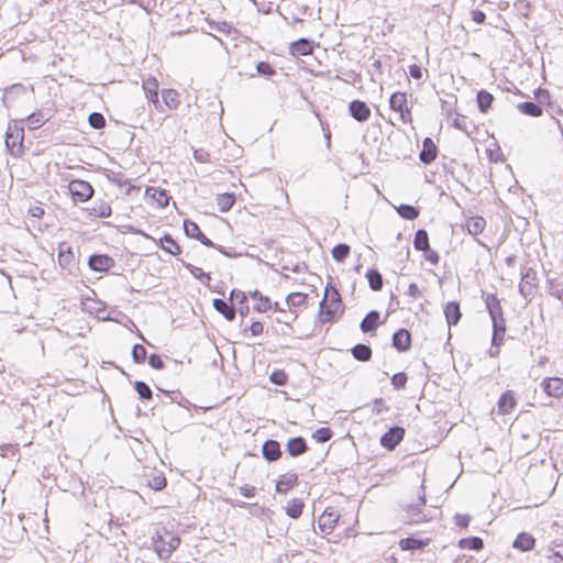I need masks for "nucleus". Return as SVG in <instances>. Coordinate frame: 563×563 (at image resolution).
Wrapping results in <instances>:
<instances>
[{
	"instance_id": "1",
	"label": "nucleus",
	"mask_w": 563,
	"mask_h": 563,
	"mask_svg": "<svg viewBox=\"0 0 563 563\" xmlns=\"http://www.w3.org/2000/svg\"><path fill=\"white\" fill-rule=\"evenodd\" d=\"M344 312V305L339 290L333 291L330 299H322L319 303L318 319L321 323H334Z\"/></svg>"
},
{
	"instance_id": "2",
	"label": "nucleus",
	"mask_w": 563,
	"mask_h": 563,
	"mask_svg": "<svg viewBox=\"0 0 563 563\" xmlns=\"http://www.w3.org/2000/svg\"><path fill=\"white\" fill-rule=\"evenodd\" d=\"M82 310L95 316L99 321H117L122 322L118 317L122 316L121 312L107 310V306L103 301L92 298H86L82 301Z\"/></svg>"
},
{
	"instance_id": "3",
	"label": "nucleus",
	"mask_w": 563,
	"mask_h": 563,
	"mask_svg": "<svg viewBox=\"0 0 563 563\" xmlns=\"http://www.w3.org/2000/svg\"><path fill=\"white\" fill-rule=\"evenodd\" d=\"M24 130L16 122L9 124L5 131V146L8 152L14 156L20 157L24 152L23 147Z\"/></svg>"
},
{
	"instance_id": "4",
	"label": "nucleus",
	"mask_w": 563,
	"mask_h": 563,
	"mask_svg": "<svg viewBox=\"0 0 563 563\" xmlns=\"http://www.w3.org/2000/svg\"><path fill=\"white\" fill-rule=\"evenodd\" d=\"M152 530H155V538H165V545H158V558L167 560L173 551H175L180 544V538L177 534L170 532L166 527L161 525H152Z\"/></svg>"
},
{
	"instance_id": "5",
	"label": "nucleus",
	"mask_w": 563,
	"mask_h": 563,
	"mask_svg": "<svg viewBox=\"0 0 563 563\" xmlns=\"http://www.w3.org/2000/svg\"><path fill=\"white\" fill-rule=\"evenodd\" d=\"M389 108L390 110L399 113V118L402 123L407 124L412 122V107L408 104V96L406 92H393L389 98Z\"/></svg>"
},
{
	"instance_id": "6",
	"label": "nucleus",
	"mask_w": 563,
	"mask_h": 563,
	"mask_svg": "<svg viewBox=\"0 0 563 563\" xmlns=\"http://www.w3.org/2000/svg\"><path fill=\"white\" fill-rule=\"evenodd\" d=\"M68 191L75 202H84L92 196L93 188L81 178H71L68 183Z\"/></svg>"
},
{
	"instance_id": "7",
	"label": "nucleus",
	"mask_w": 563,
	"mask_h": 563,
	"mask_svg": "<svg viewBox=\"0 0 563 563\" xmlns=\"http://www.w3.org/2000/svg\"><path fill=\"white\" fill-rule=\"evenodd\" d=\"M143 485L155 492L163 490L167 485V478L162 471L155 467L143 466Z\"/></svg>"
},
{
	"instance_id": "8",
	"label": "nucleus",
	"mask_w": 563,
	"mask_h": 563,
	"mask_svg": "<svg viewBox=\"0 0 563 563\" xmlns=\"http://www.w3.org/2000/svg\"><path fill=\"white\" fill-rule=\"evenodd\" d=\"M537 272L533 268H528L526 273H523L521 276V280L519 283V292L525 299H527L530 302L532 297L537 292Z\"/></svg>"
},
{
	"instance_id": "9",
	"label": "nucleus",
	"mask_w": 563,
	"mask_h": 563,
	"mask_svg": "<svg viewBox=\"0 0 563 563\" xmlns=\"http://www.w3.org/2000/svg\"><path fill=\"white\" fill-rule=\"evenodd\" d=\"M405 433L402 427L393 426L380 437L379 443L387 451H394L404 440Z\"/></svg>"
},
{
	"instance_id": "10",
	"label": "nucleus",
	"mask_w": 563,
	"mask_h": 563,
	"mask_svg": "<svg viewBox=\"0 0 563 563\" xmlns=\"http://www.w3.org/2000/svg\"><path fill=\"white\" fill-rule=\"evenodd\" d=\"M143 199L151 206L165 208L169 202L170 196L166 189L147 186L145 192L143 194Z\"/></svg>"
},
{
	"instance_id": "11",
	"label": "nucleus",
	"mask_w": 563,
	"mask_h": 563,
	"mask_svg": "<svg viewBox=\"0 0 563 563\" xmlns=\"http://www.w3.org/2000/svg\"><path fill=\"white\" fill-rule=\"evenodd\" d=\"M158 88V80L154 76L150 75L146 79L143 78V92L146 99L156 109L161 110L163 106L159 100Z\"/></svg>"
},
{
	"instance_id": "12",
	"label": "nucleus",
	"mask_w": 563,
	"mask_h": 563,
	"mask_svg": "<svg viewBox=\"0 0 563 563\" xmlns=\"http://www.w3.org/2000/svg\"><path fill=\"white\" fill-rule=\"evenodd\" d=\"M183 229L187 238L197 240L205 246H214V242L201 232L199 225L195 221L185 219L183 222Z\"/></svg>"
},
{
	"instance_id": "13",
	"label": "nucleus",
	"mask_w": 563,
	"mask_h": 563,
	"mask_svg": "<svg viewBox=\"0 0 563 563\" xmlns=\"http://www.w3.org/2000/svg\"><path fill=\"white\" fill-rule=\"evenodd\" d=\"M340 518L338 511L333 508H327L319 517L318 527L324 534H331L336 526Z\"/></svg>"
},
{
	"instance_id": "14",
	"label": "nucleus",
	"mask_w": 563,
	"mask_h": 563,
	"mask_svg": "<svg viewBox=\"0 0 563 563\" xmlns=\"http://www.w3.org/2000/svg\"><path fill=\"white\" fill-rule=\"evenodd\" d=\"M349 114L360 123L367 121L371 117V109L367 103L360 99L352 100L347 106Z\"/></svg>"
},
{
	"instance_id": "15",
	"label": "nucleus",
	"mask_w": 563,
	"mask_h": 563,
	"mask_svg": "<svg viewBox=\"0 0 563 563\" xmlns=\"http://www.w3.org/2000/svg\"><path fill=\"white\" fill-rule=\"evenodd\" d=\"M412 336L409 330L400 328L396 330L391 338V345L398 352H407L411 347Z\"/></svg>"
},
{
	"instance_id": "16",
	"label": "nucleus",
	"mask_w": 563,
	"mask_h": 563,
	"mask_svg": "<svg viewBox=\"0 0 563 563\" xmlns=\"http://www.w3.org/2000/svg\"><path fill=\"white\" fill-rule=\"evenodd\" d=\"M431 542L430 538H418L413 534H410L407 538H402L399 540V548L402 551H420L423 550L426 547H428Z\"/></svg>"
},
{
	"instance_id": "17",
	"label": "nucleus",
	"mask_w": 563,
	"mask_h": 563,
	"mask_svg": "<svg viewBox=\"0 0 563 563\" xmlns=\"http://www.w3.org/2000/svg\"><path fill=\"white\" fill-rule=\"evenodd\" d=\"M282 445L277 440L268 439L262 445V456L268 462L273 463L282 457Z\"/></svg>"
},
{
	"instance_id": "18",
	"label": "nucleus",
	"mask_w": 563,
	"mask_h": 563,
	"mask_svg": "<svg viewBox=\"0 0 563 563\" xmlns=\"http://www.w3.org/2000/svg\"><path fill=\"white\" fill-rule=\"evenodd\" d=\"M89 267L95 272H108L114 266V261L107 254H92L88 260Z\"/></svg>"
},
{
	"instance_id": "19",
	"label": "nucleus",
	"mask_w": 563,
	"mask_h": 563,
	"mask_svg": "<svg viewBox=\"0 0 563 563\" xmlns=\"http://www.w3.org/2000/svg\"><path fill=\"white\" fill-rule=\"evenodd\" d=\"M380 324V312L378 310H371L361 321L360 329L363 333L375 335L376 330Z\"/></svg>"
},
{
	"instance_id": "20",
	"label": "nucleus",
	"mask_w": 563,
	"mask_h": 563,
	"mask_svg": "<svg viewBox=\"0 0 563 563\" xmlns=\"http://www.w3.org/2000/svg\"><path fill=\"white\" fill-rule=\"evenodd\" d=\"M543 391L551 397H563V378L554 376L544 378L541 383Z\"/></svg>"
},
{
	"instance_id": "21",
	"label": "nucleus",
	"mask_w": 563,
	"mask_h": 563,
	"mask_svg": "<svg viewBox=\"0 0 563 563\" xmlns=\"http://www.w3.org/2000/svg\"><path fill=\"white\" fill-rule=\"evenodd\" d=\"M247 297H250L249 292H244L236 288H233L229 295V301H231V302H233L234 300L238 301V303H239L238 311L242 319H244L250 313V310H251L249 302H247ZM242 324H243V320H241L240 325H242Z\"/></svg>"
},
{
	"instance_id": "22",
	"label": "nucleus",
	"mask_w": 563,
	"mask_h": 563,
	"mask_svg": "<svg viewBox=\"0 0 563 563\" xmlns=\"http://www.w3.org/2000/svg\"><path fill=\"white\" fill-rule=\"evenodd\" d=\"M309 450L306 439L301 435L290 438L286 443V452L291 457H298Z\"/></svg>"
},
{
	"instance_id": "23",
	"label": "nucleus",
	"mask_w": 563,
	"mask_h": 563,
	"mask_svg": "<svg viewBox=\"0 0 563 563\" xmlns=\"http://www.w3.org/2000/svg\"><path fill=\"white\" fill-rule=\"evenodd\" d=\"M438 153H439V150H438V146L435 145V143L433 142V140L431 137H426L422 141V150L419 153L420 161L424 165H428L435 159V157L438 156Z\"/></svg>"
},
{
	"instance_id": "24",
	"label": "nucleus",
	"mask_w": 563,
	"mask_h": 563,
	"mask_svg": "<svg viewBox=\"0 0 563 563\" xmlns=\"http://www.w3.org/2000/svg\"><path fill=\"white\" fill-rule=\"evenodd\" d=\"M485 306L492 320L505 319L500 300L496 294H487Z\"/></svg>"
},
{
	"instance_id": "25",
	"label": "nucleus",
	"mask_w": 563,
	"mask_h": 563,
	"mask_svg": "<svg viewBox=\"0 0 563 563\" xmlns=\"http://www.w3.org/2000/svg\"><path fill=\"white\" fill-rule=\"evenodd\" d=\"M212 306L216 311L223 316L228 321H234L236 317V309L233 305L229 303L225 299L214 298Z\"/></svg>"
},
{
	"instance_id": "26",
	"label": "nucleus",
	"mask_w": 563,
	"mask_h": 563,
	"mask_svg": "<svg viewBox=\"0 0 563 563\" xmlns=\"http://www.w3.org/2000/svg\"><path fill=\"white\" fill-rule=\"evenodd\" d=\"M497 405H498V412L500 415L510 413L517 405V399H516L515 393L512 390L504 391L500 395Z\"/></svg>"
},
{
	"instance_id": "27",
	"label": "nucleus",
	"mask_w": 563,
	"mask_h": 563,
	"mask_svg": "<svg viewBox=\"0 0 563 563\" xmlns=\"http://www.w3.org/2000/svg\"><path fill=\"white\" fill-rule=\"evenodd\" d=\"M298 485V475L296 473H287L279 476L276 481L275 489L278 494H286L288 490Z\"/></svg>"
},
{
	"instance_id": "28",
	"label": "nucleus",
	"mask_w": 563,
	"mask_h": 563,
	"mask_svg": "<svg viewBox=\"0 0 563 563\" xmlns=\"http://www.w3.org/2000/svg\"><path fill=\"white\" fill-rule=\"evenodd\" d=\"M444 316H445V320H446V323L449 325V328L453 327V325H456L461 318H462V312H461V308H460V303L457 301H449L445 306H444Z\"/></svg>"
},
{
	"instance_id": "29",
	"label": "nucleus",
	"mask_w": 563,
	"mask_h": 563,
	"mask_svg": "<svg viewBox=\"0 0 563 563\" xmlns=\"http://www.w3.org/2000/svg\"><path fill=\"white\" fill-rule=\"evenodd\" d=\"M313 43L308 38H299L290 44V54L292 56H306L312 53Z\"/></svg>"
},
{
	"instance_id": "30",
	"label": "nucleus",
	"mask_w": 563,
	"mask_h": 563,
	"mask_svg": "<svg viewBox=\"0 0 563 563\" xmlns=\"http://www.w3.org/2000/svg\"><path fill=\"white\" fill-rule=\"evenodd\" d=\"M536 545V539L529 532H520L515 541L512 542V547L521 552L530 551Z\"/></svg>"
},
{
	"instance_id": "31",
	"label": "nucleus",
	"mask_w": 563,
	"mask_h": 563,
	"mask_svg": "<svg viewBox=\"0 0 563 563\" xmlns=\"http://www.w3.org/2000/svg\"><path fill=\"white\" fill-rule=\"evenodd\" d=\"M251 298L257 300V303L253 306V310L260 313L266 312L272 309L273 303L268 296H264L260 290L255 289L249 291Z\"/></svg>"
},
{
	"instance_id": "32",
	"label": "nucleus",
	"mask_w": 563,
	"mask_h": 563,
	"mask_svg": "<svg viewBox=\"0 0 563 563\" xmlns=\"http://www.w3.org/2000/svg\"><path fill=\"white\" fill-rule=\"evenodd\" d=\"M518 111L527 117L539 118L543 114L541 106L534 100H527L517 104Z\"/></svg>"
},
{
	"instance_id": "33",
	"label": "nucleus",
	"mask_w": 563,
	"mask_h": 563,
	"mask_svg": "<svg viewBox=\"0 0 563 563\" xmlns=\"http://www.w3.org/2000/svg\"><path fill=\"white\" fill-rule=\"evenodd\" d=\"M408 523L417 525L428 520V515L424 514L420 505L410 504L406 507Z\"/></svg>"
},
{
	"instance_id": "34",
	"label": "nucleus",
	"mask_w": 563,
	"mask_h": 563,
	"mask_svg": "<svg viewBox=\"0 0 563 563\" xmlns=\"http://www.w3.org/2000/svg\"><path fill=\"white\" fill-rule=\"evenodd\" d=\"M365 277L368 282V286L373 291H380L384 287V278L380 272L376 267L367 269Z\"/></svg>"
},
{
	"instance_id": "35",
	"label": "nucleus",
	"mask_w": 563,
	"mask_h": 563,
	"mask_svg": "<svg viewBox=\"0 0 563 563\" xmlns=\"http://www.w3.org/2000/svg\"><path fill=\"white\" fill-rule=\"evenodd\" d=\"M548 563H563V540H554L545 554Z\"/></svg>"
},
{
	"instance_id": "36",
	"label": "nucleus",
	"mask_w": 563,
	"mask_h": 563,
	"mask_svg": "<svg viewBox=\"0 0 563 563\" xmlns=\"http://www.w3.org/2000/svg\"><path fill=\"white\" fill-rule=\"evenodd\" d=\"M486 227V220L481 216H475L466 219L465 229L466 231L474 236L481 234Z\"/></svg>"
},
{
	"instance_id": "37",
	"label": "nucleus",
	"mask_w": 563,
	"mask_h": 563,
	"mask_svg": "<svg viewBox=\"0 0 563 563\" xmlns=\"http://www.w3.org/2000/svg\"><path fill=\"white\" fill-rule=\"evenodd\" d=\"M350 351L354 360L358 362H368L373 355L372 347L365 343H357Z\"/></svg>"
},
{
	"instance_id": "38",
	"label": "nucleus",
	"mask_w": 563,
	"mask_h": 563,
	"mask_svg": "<svg viewBox=\"0 0 563 563\" xmlns=\"http://www.w3.org/2000/svg\"><path fill=\"white\" fill-rule=\"evenodd\" d=\"M494 96L486 89H481L476 93V102L479 112L487 113L494 102Z\"/></svg>"
},
{
	"instance_id": "39",
	"label": "nucleus",
	"mask_w": 563,
	"mask_h": 563,
	"mask_svg": "<svg viewBox=\"0 0 563 563\" xmlns=\"http://www.w3.org/2000/svg\"><path fill=\"white\" fill-rule=\"evenodd\" d=\"M534 101L541 106V109L553 108L551 93L548 89L538 87L533 90Z\"/></svg>"
},
{
	"instance_id": "40",
	"label": "nucleus",
	"mask_w": 563,
	"mask_h": 563,
	"mask_svg": "<svg viewBox=\"0 0 563 563\" xmlns=\"http://www.w3.org/2000/svg\"><path fill=\"white\" fill-rule=\"evenodd\" d=\"M303 508H305V503L302 501V499L292 498L287 503V505L285 507V511L289 518L298 519L301 516Z\"/></svg>"
},
{
	"instance_id": "41",
	"label": "nucleus",
	"mask_w": 563,
	"mask_h": 563,
	"mask_svg": "<svg viewBox=\"0 0 563 563\" xmlns=\"http://www.w3.org/2000/svg\"><path fill=\"white\" fill-rule=\"evenodd\" d=\"M457 545L463 550L481 551L484 548V541L479 537L472 536L460 539Z\"/></svg>"
},
{
	"instance_id": "42",
	"label": "nucleus",
	"mask_w": 563,
	"mask_h": 563,
	"mask_svg": "<svg viewBox=\"0 0 563 563\" xmlns=\"http://www.w3.org/2000/svg\"><path fill=\"white\" fill-rule=\"evenodd\" d=\"M159 241L162 249L165 252L174 256L181 254V246L174 240V238L170 234H165Z\"/></svg>"
},
{
	"instance_id": "43",
	"label": "nucleus",
	"mask_w": 563,
	"mask_h": 563,
	"mask_svg": "<svg viewBox=\"0 0 563 563\" xmlns=\"http://www.w3.org/2000/svg\"><path fill=\"white\" fill-rule=\"evenodd\" d=\"M235 194L233 192H224L217 195V205L219 207V211L224 213L228 212L235 202Z\"/></svg>"
},
{
	"instance_id": "44",
	"label": "nucleus",
	"mask_w": 563,
	"mask_h": 563,
	"mask_svg": "<svg viewBox=\"0 0 563 563\" xmlns=\"http://www.w3.org/2000/svg\"><path fill=\"white\" fill-rule=\"evenodd\" d=\"M179 95L174 89L162 90V104H165L168 109H176L179 106Z\"/></svg>"
},
{
	"instance_id": "45",
	"label": "nucleus",
	"mask_w": 563,
	"mask_h": 563,
	"mask_svg": "<svg viewBox=\"0 0 563 563\" xmlns=\"http://www.w3.org/2000/svg\"><path fill=\"white\" fill-rule=\"evenodd\" d=\"M183 265L186 267L187 271H189V273L198 280L201 282V284L208 286L210 280H211V277H210V274L209 273H206L203 272L200 267H197L190 263H187V262H184L183 260H180Z\"/></svg>"
},
{
	"instance_id": "46",
	"label": "nucleus",
	"mask_w": 563,
	"mask_h": 563,
	"mask_svg": "<svg viewBox=\"0 0 563 563\" xmlns=\"http://www.w3.org/2000/svg\"><path fill=\"white\" fill-rule=\"evenodd\" d=\"M548 291L551 296L556 299L563 301V279L561 277L558 278H549L547 280Z\"/></svg>"
},
{
	"instance_id": "47",
	"label": "nucleus",
	"mask_w": 563,
	"mask_h": 563,
	"mask_svg": "<svg viewBox=\"0 0 563 563\" xmlns=\"http://www.w3.org/2000/svg\"><path fill=\"white\" fill-rule=\"evenodd\" d=\"M396 210H397V213L399 214V217H401L402 219H406V220H415L420 216V210L418 207L407 205V203L399 205L396 208Z\"/></svg>"
},
{
	"instance_id": "48",
	"label": "nucleus",
	"mask_w": 563,
	"mask_h": 563,
	"mask_svg": "<svg viewBox=\"0 0 563 563\" xmlns=\"http://www.w3.org/2000/svg\"><path fill=\"white\" fill-rule=\"evenodd\" d=\"M452 125L466 133L468 136L476 130V126L473 124L472 121H468L465 115L457 114V118H455L452 122Z\"/></svg>"
},
{
	"instance_id": "49",
	"label": "nucleus",
	"mask_w": 563,
	"mask_h": 563,
	"mask_svg": "<svg viewBox=\"0 0 563 563\" xmlns=\"http://www.w3.org/2000/svg\"><path fill=\"white\" fill-rule=\"evenodd\" d=\"M429 246L430 242L428 232L424 229L417 230L413 238V247L421 252L424 249H429Z\"/></svg>"
},
{
	"instance_id": "50",
	"label": "nucleus",
	"mask_w": 563,
	"mask_h": 563,
	"mask_svg": "<svg viewBox=\"0 0 563 563\" xmlns=\"http://www.w3.org/2000/svg\"><path fill=\"white\" fill-rule=\"evenodd\" d=\"M351 246L346 243H339L336 244L332 251V257L339 263H343L347 256L350 255Z\"/></svg>"
},
{
	"instance_id": "51",
	"label": "nucleus",
	"mask_w": 563,
	"mask_h": 563,
	"mask_svg": "<svg viewBox=\"0 0 563 563\" xmlns=\"http://www.w3.org/2000/svg\"><path fill=\"white\" fill-rule=\"evenodd\" d=\"M255 69L258 76L267 79H271L277 73L275 67L267 60L258 62L255 66Z\"/></svg>"
},
{
	"instance_id": "52",
	"label": "nucleus",
	"mask_w": 563,
	"mask_h": 563,
	"mask_svg": "<svg viewBox=\"0 0 563 563\" xmlns=\"http://www.w3.org/2000/svg\"><path fill=\"white\" fill-rule=\"evenodd\" d=\"M88 213L95 218H107L111 214V208L107 202L100 201L88 209Z\"/></svg>"
},
{
	"instance_id": "53",
	"label": "nucleus",
	"mask_w": 563,
	"mask_h": 563,
	"mask_svg": "<svg viewBox=\"0 0 563 563\" xmlns=\"http://www.w3.org/2000/svg\"><path fill=\"white\" fill-rule=\"evenodd\" d=\"M208 24L210 25L211 29H213L218 32L224 33L227 35L239 34V31L231 23H229L227 21H220V22L210 21V22H208Z\"/></svg>"
},
{
	"instance_id": "54",
	"label": "nucleus",
	"mask_w": 563,
	"mask_h": 563,
	"mask_svg": "<svg viewBox=\"0 0 563 563\" xmlns=\"http://www.w3.org/2000/svg\"><path fill=\"white\" fill-rule=\"evenodd\" d=\"M147 360L148 365L154 369H163L165 367L162 355L152 353L147 356L146 350L143 347V363Z\"/></svg>"
},
{
	"instance_id": "55",
	"label": "nucleus",
	"mask_w": 563,
	"mask_h": 563,
	"mask_svg": "<svg viewBox=\"0 0 563 563\" xmlns=\"http://www.w3.org/2000/svg\"><path fill=\"white\" fill-rule=\"evenodd\" d=\"M492 328H493L492 339H495V342H497V340L499 341L500 339L501 340L505 339V333H506V320L505 319L492 320Z\"/></svg>"
},
{
	"instance_id": "56",
	"label": "nucleus",
	"mask_w": 563,
	"mask_h": 563,
	"mask_svg": "<svg viewBox=\"0 0 563 563\" xmlns=\"http://www.w3.org/2000/svg\"><path fill=\"white\" fill-rule=\"evenodd\" d=\"M308 296L302 292H291L286 297V303L289 308L306 306Z\"/></svg>"
},
{
	"instance_id": "57",
	"label": "nucleus",
	"mask_w": 563,
	"mask_h": 563,
	"mask_svg": "<svg viewBox=\"0 0 563 563\" xmlns=\"http://www.w3.org/2000/svg\"><path fill=\"white\" fill-rule=\"evenodd\" d=\"M333 437V431L329 427H321L312 433V438L318 443H325Z\"/></svg>"
},
{
	"instance_id": "58",
	"label": "nucleus",
	"mask_w": 563,
	"mask_h": 563,
	"mask_svg": "<svg viewBox=\"0 0 563 563\" xmlns=\"http://www.w3.org/2000/svg\"><path fill=\"white\" fill-rule=\"evenodd\" d=\"M269 380L276 386H285L288 382V375L284 369H275L269 375Z\"/></svg>"
},
{
	"instance_id": "59",
	"label": "nucleus",
	"mask_w": 563,
	"mask_h": 563,
	"mask_svg": "<svg viewBox=\"0 0 563 563\" xmlns=\"http://www.w3.org/2000/svg\"><path fill=\"white\" fill-rule=\"evenodd\" d=\"M408 376L405 372L396 373L391 376V385L394 389L401 390L406 387Z\"/></svg>"
},
{
	"instance_id": "60",
	"label": "nucleus",
	"mask_w": 563,
	"mask_h": 563,
	"mask_svg": "<svg viewBox=\"0 0 563 563\" xmlns=\"http://www.w3.org/2000/svg\"><path fill=\"white\" fill-rule=\"evenodd\" d=\"M88 122L91 128L93 129H103L106 126V119L99 112H93L89 115Z\"/></svg>"
},
{
	"instance_id": "61",
	"label": "nucleus",
	"mask_w": 563,
	"mask_h": 563,
	"mask_svg": "<svg viewBox=\"0 0 563 563\" xmlns=\"http://www.w3.org/2000/svg\"><path fill=\"white\" fill-rule=\"evenodd\" d=\"M250 512H251V515H253L255 517H266V518H269V515L274 514L271 509L262 507L258 504H251Z\"/></svg>"
},
{
	"instance_id": "62",
	"label": "nucleus",
	"mask_w": 563,
	"mask_h": 563,
	"mask_svg": "<svg viewBox=\"0 0 563 563\" xmlns=\"http://www.w3.org/2000/svg\"><path fill=\"white\" fill-rule=\"evenodd\" d=\"M389 406L385 402L383 398H375L373 401L372 413L373 415H382L383 412L389 411Z\"/></svg>"
},
{
	"instance_id": "63",
	"label": "nucleus",
	"mask_w": 563,
	"mask_h": 563,
	"mask_svg": "<svg viewBox=\"0 0 563 563\" xmlns=\"http://www.w3.org/2000/svg\"><path fill=\"white\" fill-rule=\"evenodd\" d=\"M247 331H250L253 336H257L263 334L264 325L261 321L253 320L251 324L243 330L244 333H246Z\"/></svg>"
},
{
	"instance_id": "64",
	"label": "nucleus",
	"mask_w": 563,
	"mask_h": 563,
	"mask_svg": "<svg viewBox=\"0 0 563 563\" xmlns=\"http://www.w3.org/2000/svg\"><path fill=\"white\" fill-rule=\"evenodd\" d=\"M422 252H423V257L427 262H429L432 265L439 264L440 255L437 251L432 250L431 246H429V249H424Z\"/></svg>"
}]
</instances>
